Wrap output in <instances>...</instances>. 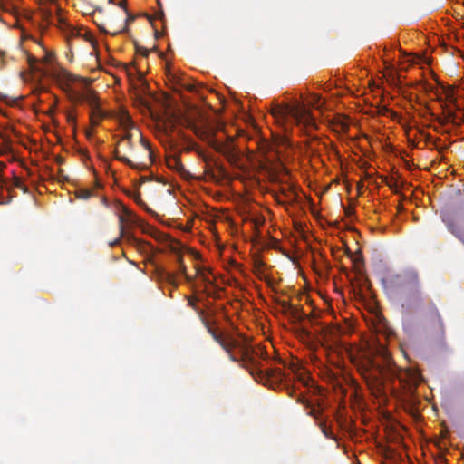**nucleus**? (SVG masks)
<instances>
[{
    "label": "nucleus",
    "mask_w": 464,
    "mask_h": 464,
    "mask_svg": "<svg viewBox=\"0 0 464 464\" xmlns=\"http://www.w3.org/2000/svg\"><path fill=\"white\" fill-rule=\"evenodd\" d=\"M448 230L453 234L459 241L464 244V230L459 226L451 218L447 217L442 218Z\"/></svg>",
    "instance_id": "9"
},
{
    "label": "nucleus",
    "mask_w": 464,
    "mask_h": 464,
    "mask_svg": "<svg viewBox=\"0 0 464 464\" xmlns=\"http://www.w3.org/2000/svg\"><path fill=\"white\" fill-rule=\"evenodd\" d=\"M346 252H347V255L353 259V262L354 263V265L362 264V256L361 253H359L356 256H354V255L349 249H347Z\"/></svg>",
    "instance_id": "21"
},
{
    "label": "nucleus",
    "mask_w": 464,
    "mask_h": 464,
    "mask_svg": "<svg viewBox=\"0 0 464 464\" xmlns=\"http://www.w3.org/2000/svg\"><path fill=\"white\" fill-rule=\"evenodd\" d=\"M136 52L145 57L148 56L150 53V51L148 49H146L145 47L140 46L138 44H136Z\"/></svg>",
    "instance_id": "26"
},
{
    "label": "nucleus",
    "mask_w": 464,
    "mask_h": 464,
    "mask_svg": "<svg viewBox=\"0 0 464 464\" xmlns=\"http://www.w3.org/2000/svg\"><path fill=\"white\" fill-rule=\"evenodd\" d=\"M19 183H20V181L17 180V182L15 183V186L18 187V188H22V186Z\"/></svg>",
    "instance_id": "41"
},
{
    "label": "nucleus",
    "mask_w": 464,
    "mask_h": 464,
    "mask_svg": "<svg viewBox=\"0 0 464 464\" xmlns=\"http://www.w3.org/2000/svg\"><path fill=\"white\" fill-rule=\"evenodd\" d=\"M194 131L201 139L208 140L212 148H214L218 152L222 153L227 157L234 156L235 149L231 139L224 143L214 138L212 130H204L195 127Z\"/></svg>",
    "instance_id": "6"
},
{
    "label": "nucleus",
    "mask_w": 464,
    "mask_h": 464,
    "mask_svg": "<svg viewBox=\"0 0 464 464\" xmlns=\"http://www.w3.org/2000/svg\"><path fill=\"white\" fill-rule=\"evenodd\" d=\"M138 99H139L140 103L142 106H144V107H146V108H149V106H150V102H149L148 99H146V98H144V97H141L140 95H139V98H138Z\"/></svg>",
    "instance_id": "29"
},
{
    "label": "nucleus",
    "mask_w": 464,
    "mask_h": 464,
    "mask_svg": "<svg viewBox=\"0 0 464 464\" xmlns=\"http://www.w3.org/2000/svg\"><path fill=\"white\" fill-rule=\"evenodd\" d=\"M277 111L280 113L288 114L295 121V124L305 133H307L311 129L317 128L314 117L304 103L278 108Z\"/></svg>",
    "instance_id": "5"
},
{
    "label": "nucleus",
    "mask_w": 464,
    "mask_h": 464,
    "mask_svg": "<svg viewBox=\"0 0 464 464\" xmlns=\"http://www.w3.org/2000/svg\"><path fill=\"white\" fill-rule=\"evenodd\" d=\"M114 154H115V158H116L118 160H120V161H121V162H123V163H125V164L129 165V166H130V167H131V168H133V167H134V165H133L132 161H131L129 158L124 157V156H119V155H118V150H117L114 151Z\"/></svg>",
    "instance_id": "22"
},
{
    "label": "nucleus",
    "mask_w": 464,
    "mask_h": 464,
    "mask_svg": "<svg viewBox=\"0 0 464 464\" xmlns=\"http://www.w3.org/2000/svg\"><path fill=\"white\" fill-rule=\"evenodd\" d=\"M319 101H320V97L317 95H314L313 97V105L315 106L316 108H320Z\"/></svg>",
    "instance_id": "34"
},
{
    "label": "nucleus",
    "mask_w": 464,
    "mask_h": 464,
    "mask_svg": "<svg viewBox=\"0 0 464 464\" xmlns=\"http://www.w3.org/2000/svg\"><path fill=\"white\" fill-rule=\"evenodd\" d=\"M382 113L384 115L386 113H390L392 117H395L396 116V113L392 111H390L387 107H383L382 108Z\"/></svg>",
    "instance_id": "32"
},
{
    "label": "nucleus",
    "mask_w": 464,
    "mask_h": 464,
    "mask_svg": "<svg viewBox=\"0 0 464 464\" xmlns=\"http://www.w3.org/2000/svg\"><path fill=\"white\" fill-rule=\"evenodd\" d=\"M132 130L133 129H128V130H124V134L121 138V140H127V145L130 149H132V147H133V143L131 141V139L133 136V133L131 132Z\"/></svg>",
    "instance_id": "20"
},
{
    "label": "nucleus",
    "mask_w": 464,
    "mask_h": 464,
    "mask_svg": "<svg viewBox=\"0 0 464 464\" xmlns=\"http://www.w3.org/2000/svg\"><path fill=\"white\" fill-rule=\"evenodd\" d=\"M110 3H113V0H109Z\"/></svg>",
    "instance_id": "46"
},
{
    "label": "nucleus",
    "mask_w": 464,
    "mask_h": 464,
    "mask_svg": "<svg viewBox=\"0 0 464 464\" xmlns=\"http://www.w3.org/2000/svg\"><path fill=\"white\" fill-rule=\"evenodd\" d=\"M319 427L322 430V432L324 433V435L327 438V439H331V440H337L335 435L333 433V431L327 428L325 422H323L321 421L319 423Z\"/></svg>",
    "instance_id": "18"
},
{
    "label": "nucleus",
    "mask_w": 464,
    "mask_h": 464,
    "mask_svg": "<svg viewBox=\"0 0 464 464\" xmlns=\"http://www.w3.org/2000/svg\"><path fill=\"white\" fill-rule=\"evenodd\" d=\"M433 130H434L435 131L439 132V131H440V127L434 126V127H433Z\"/></svg>",
    "instance_id": "40"
},
{
    "label": "nucleus",
    "mask_w": 464,
    "mask_h": 464,
    "mask_svg": "<svg viewBox=\"0 0 464 464\" xmlns=\"http://www.w3.org/2000/svg\"><path fill=\"white\" fill-rule=\"evenodd\" d=\"M120 7L123 8L126 12V14H128V18L126 20V23H129V22H131L134 20V17L133 16H130V14H129L128 10H127V7H126V0H121L120 3L117 4Z\"/></svg>",
    "instance_id": "23"
},
{
    "label": "nucleus",
    "mask_w": 464,
    "mask_h": 464,
    "mask_svg": "<svg viewBox=\"0 0 464 464\" xmlns=\"http://www.w3.org/2000/svg\"><path fill=\"white\" fill-rule=\"evenodd\" d=\"M159 5L161 7V5L160 2H159ZM164 16H165L164 13H163L162 9L160 8V10L156 13V18L162 21L164 19Z\"/></svg>",
    "instance_id": "31"
},
{
    "label": "nucleus",
    "mask_w": 464,
    "mask_h": 464,
    "mask_svg": "<svg viewBox=\"0 0 464 464\" xmlns=\"http://www.w3.org/2000/svg\"><path fill=\"white\" fill-rule=\"evenodd\" d=\"M254 351H255V353H254L255 361H258V359H262L265 361L269 360L267 352L265 350L264 347H262V346L254 347Z\"/></svg>",
    "instance_id": "17"
},
{
    "label": "nucleus",
    "mask_w": 464,
    "mask_h": 464,
    "mask_svg": "<svg viewBox=\"0 0 464 464\" xmlns=\"http://www.w3.org/2000/svg\"><path fill=\"white\" fill-rule=\"evenodd\" d=\"M107 117H109V112L103 111L100 103L91 107L90 120L92 125H98L102 120Z\"/></svg>",
    "instance_id": "10"
},
{
    "label": "nucleus",
    "mask_w": 464,
    "mask_h": 464,
    "mask_svg": "<svg viewBox=\"0 0 464 464\" xmlns=\"http://www.w3.org/2000/svg\"><path fill=\"white\" fill-rule=\"evenodd\" d=\"M140 143H141V145H142L146 150H149L150 157H151V149H150V143H149L147 140H145L143 139V137H142V136H140Z\"/></svg>",
    "instance_id": "27"
},
{
    "label": "nucleus",
    "mask_w": 464,
    "mask_h": 464,
    "mask_svg": "<svg viewBox=\"0 0 464 464\" xmlns=\"http://www.w3.org/2000/svg\"><path fill=\"white\" fill-rule=\"evenodd\" d=\"M387 285L402 296V307L410 313L418 311L425 303L419 274L415 270H405L386 277Z\"/></svg>",
    "instance_id": "2"
},
{
    "label": "nucleus",
    "mask_w": 464,
    "mask_h": 464,
    "mask_svg": "<svg viewBox=\"0 0 464 464\" xmlns=\"http://www.w3.org/2000/svg\"><path fill=\"white\" fill-rule=\"evenodd\" d=\"M92 194V191L87 188H80L76 191V197L81 199H88Z\"/></svg>",
    "instance_id": "19"
},
{
    "label": "nucleus",
    "mask_w": 464,
    "mask_h": 464,
    "mask_svg": "<svg viewBox=\"0 0 464 464\" xmlns=\"http://www.w3.org/2000/svg\"><path fill=\"white\" fill-rule=\"evenodd\" d=\"M239 353L240 357H238L237 362H240L243 367L249 370L251 375L256 376V378L261 380L275 379L276 381H283L285 375L280 368L270 367L263 369L261 362L254 360V347L249 343H246L244 347H241Z\"/></svg>",
    "instance_id": "3"
},
{
    "label": "nucleus",
    "mask_w": 464,
    "mask_h": 464,
    "mask_svg": "<svg viewBox=\"0 0 464 464\" xmlns=\"http://www.w3.org/2000/svg\"><path fill=\"white\" fill-rule=\"evenodd\" d=\"M67 121L72 124H75L76 123V115L73 112H68L67 113Z\"/></svg>",
    "instance_id": "28"
},
{
    "label": "nucleus",
    "mask_w": 464,
    "mask_h": 464,
    "mask_svg": "<svg viewBox=\"0 0 464 464\" xmlns=\"http://www.w3.org/2000/svg\"><path fill=\"white\" fill-rule=\"evenodd\" d=\"M120 126L123 129V130H127L128 129H134V123L131 120V117L130 115L125 111H121L117 117H116Z\"/></svg>",
    "instance_id": "11"
},
{
    "label": "nucleus",
    "mask_w": 464,
    "mask_h": 464,
    "mask_svg": "<svg viewBox=\"0 0 464 464\" xmlns=\"http://www.w3.org/2000/svg\"><path fill=\"white\" fill-rule=\"evenodd\" d=\"M188 90H190V91H192V90H193V87H192V86H190V87H188Z\"/></svg>",
    "instance_id": "45"
},
{
    "label": "nucleus",
    "mask_w": 464,
    "mask_h": 464,
    "mask_svg": "<svg viewBox=\"0 0 464 464\" xmlns=\"http://www.w3.org/2000/svg\"><path fill=\"white\" fill-rule=\"evenodd\" d=\"M159 276L162 279V280H165L166 282H168L169 284H170L171 285L177 287L178 286V282L176 280V277L173 274L169 273V272H167L165 270H162V268H160L159 270Z\"/></svg>",
    "instance_id": "14"
},
{
    "label": "nucleus",
    "mask_w": 464,
    "mask_h": 464,
    "mask_svg": "<svg viewBox=\"0 0 464 464\" xmlns=\"http://www.w3.org/2000/svg\"><path fill=\"white\" fill-rule=\"evenodd\" d=\"M82 92H79V93H76L74 98H73V101L74 102H84V99L82 98Z\"/></svg>",
    "instance_id": "33"
},
{
    "label": "nucleus",
    "mask_w": 464,
    "mask_h": 464,
    "mask_svg": "<svg viewBox=\"0 0 464 464\" xmlns=\"http://www.w3.org/2000/svg\"><path fill=\"white\" fill-rule=\"evenodd\" d=\"M297 401H298L299 403L303 404V405H305V406H306V407H308V408H311V410H310V411H309V413H308L310 416H313V417H314L315 419H318V418H319V415L321 414L320 411H319V410H317V409H315L314 407H312V406H311L310 401H309L307 399H305V398H304V397H303V396H300V397L298 398Z\"/></svg>",
    "instance_id": "15"
},
{
    "label": "nucleus",
    "mask_w": 464,
    "mask_h": 464,
    "mask_svg": "<svg viewBox=\"0 0 464 464\" xmlns=\"http://www.w3.org/2000/svg\"><path fill=\"white\" fill-rule=\"evenodd\" d=\"M453 92L451 90H449L447 92V99L450 102H454V99H453Z\"/></svg>",
    "instance_id": "36"
},
{
    "label": "nucleus",
    "mask_w": 464,
    "mask_h": 464,
    "mask_svg": "<svg viewBox=\"0 0 464 464\" xmlns=\"http://www.w3.org/2000/svg\"><path fill=\"white\" fill-rule=\"evenodd\" d=\"M431 139H432V137H431V135H430V134H427V135H426V141H428V142H429V141H430V140H431Z\"/></svg>",
    "instance_id": "38"
},
{
    "label": "nucleus",
    "mask_w": 464,
    "mask_h": 464,
    "mask_svg": "<svg viewBox=\"0 0 464 464\" xmlns=\"http://www.w3.org/2000/svg\"><path fill=\"white\" fill-rule=\"evenodd\" d=\"M281 306L285 314H287L289 311H294V306L286 301H283L281 303Z\"/></svg>",
    "instance_id": "24"
},
{
    "label": "nucleus",
    "mask_w": 464,
    "mask_h": 464,
    "mask_svg": "<svg viewBox=\"0 0 464 464\" xmlns=\"http://www.w3.org/2000/svg\"><path fill=\"white\" fill-rule=\"evenodd\" d=\"M350 213H351V210H347V211H346V214H347V215H350Z\"/></svg>",
    "instance_id": "44"
},
{
    "label": "nucleus",
    "mask_w": 464,
    "mask_h": 464,
    "mask_svg": "<svg viewBox=\"0 0 464 464\" xmlns=\"http://www.w3.org/2000/svg\"><path fill=\"white\" fill-rule=\"evenodd\" d=\"M99 28H100V30H101L102 32L108 33V32L105 30V28H104V27H102V26H99Z\"/></svg>",
    "instance_id": "39"
},
{
    "label": "nucleus",
    "mask_w": 464,
    "mask_h": 464,
    "mask_svg": "<svg viewBox=\"0 0 464 464\" xmlns=\"http://www.w3.org/2000/svg\"><path fill=\"white\" fill-rule=\"evenodd\" d=\"M57 161H58L59 163H62V162H63V159H58V160H57Z\"/></svg>",
    "instance_id": "43"
},
{
    "label": "nucleus",
    "mask_w": 464,
    "mask_h": 464,
    "mask_svg": "<svg viewBox=\"0 0 464 464\" xmlns=\"http://www.w3.org/2000/svg\"><path fill=\"white\" fill-rule=\"evenodd\" d=\"M362 376L368 386L379 391L384 380L397 379L401 383L415 386L420 382L421 375L412 369L398 367L388 354L366 358L359 366Z\"/></svg>",
    "instance_id": "1"
},
{
    "label": "nucleus",
    "mask_w": 464,
    "mask_h": 464,
    "mask_svg": "<svg viewBox=\"0 0 464 464\" xmlns=\"http://www.w3.org/2000/svg\"><path fill=\"white\" fill-rule=\"evenodd\" d=\"M82 98L84 99V102H86L90 107L96 106V104L100 103L97 94L92 90H86V92H82Z\"/></svg>",
    "instance_id": "13"
},
{
    "label": "nucleus",
    "mask_w": 464,
    "mask_h": 464,
    "mask_svg": "<svg viewBox=\"0 0 464 464\" xmlns=\"http://www.w3.org/2000/svg\"><path fill=\"white\" fill-rule=\"evenodd\" d=\"M188 305L191 306L194 310L197 311L199 315L202 324L206 327L208 333L212 336V338L222 347V349L228 355L230 361L234 362H238V357H237L233 353L234 349L241 350V347H244L247 343L246 338L242 341L237 340L231 335L224 336L222 334L218 333L210 324V323L203 316V310L198 309L195 304V302L192 298L188 299Z\"/></svg>",
    "instance_id": "4"
},
{
    "label": "nucleus",
    "mask_w": 464,
    "mask_h": 464,
    "mask_svg": "<svg viewBox=\"0 0 464 464\" xmlns=\"http://www.w3.org/2000/svg\"><path fill=\"white\" fill-rule=\"evenodd\" d=\"M125 218L122 216H119V230H120V237L115 239L110 245L111 246H114L120 243L121 238H125L127 242L131 245L139 246L140 241L133 236V234L126 232L124 226Z\"/></svg>",
    "instance_id": "8"
},
{
    "label": "nucleus",
    "mask_w": 464,
    "mask_h": 464,
    "mask_svg": "<svg viewBox=\"0 0 464 464\" xmlns=\"http://www.w3.org/2000/svg\"><path fill=\"white\" fill-rule=\"evenodd\" d=\"M287 314H290L293 318H295L296 320H301V318H302V315H301L299 310L297 308H295V306H294V311H289Z\"/></svg>",
    "instance_id": "25"
},
{
    "label": "nucleus",
    "mask_w": 464,
    "mask_h": 464,
    "mask_svg": "<svg viewBox=\"0 0 464 464\" xmlns=\"http://www.w3.org/2000/svg\"><path fill=\"white\" fill-rule=\"evenodd\" d=\"M168 165L169 168L175 169L179 173L183 174L186 172L184 166L182 165L180 160L178 157H173L168 160Z\"/></svg>",
    "instance_id": "16"
},
{
    "label": "nucleus",
    "mask_w": 464,
    "mask_h": 464,
    "mask_svg": "<svg viewBox=\"0 0 464 464\" xmlns=\"http://www.w3.org/2000/svg\"><path fill=\"white\" fill-rule=\"evenodd\" d=\"M424 319L432 325L438 334H442L444 333L442 318L438 308L431 301L429 302V305L424 312Z\"/></svg>",
    "instance_id": "7"
},
{
    "label": "nucleus",
    "mask_w": 464,
    "mask_h": 464,
    "mask_svg": "<svg viewBox=\"0 0 464 464\" xmlns=\"http://www.w3.org/2000/svg\"><path fill=\"white\" fill-rule=\"evenodd\" d=\"M51 16V12L46 13V18H49Z\"/></svg>",
    "instance_id": "42"
},
{
    "label": "nucleus",
    "mask_w": 464,
    "mask_h": 464,
    "mask_svg": "<svg viewBox=\"0 0 464 464\" xmlns=\"http://www.w3.org/2000/svg\"><path fill=\"white\" fill-rule=\"evenodd\" d=\"M36 62H37V60L34 57H33V56L28 57V63L32 68H34Z\"/></svg>",
    "instance_id": "35"
},
{
    "label": "nucleus",
    "mask_w": 464,
    "mask_h": 464,
    "mask_svg": "<svg viewBox=\"0 0 464 464\" xmlns=\"http://www.w3.org/2000/svg\"><path fill=\"white\" fill-rule=\"evenodd\" d=\"M456 118V114L452 109L449 106L444 107V116L443 117H436V121L440 126H444L449 122H454Z\"/></svg>",
    "instance_id": "12"
},
{
    "label": "nucleus",
    "mask_w": 464,
    "mask_h": 464,
    "mask_svg": "<svg viewBox=\"0 0 464 464\" xmlns=\"http://www.w3.org/2000/svg\"><path fill=\"white\" fill-rule=\"evenodd\" d=\"M288 392H289L290 396H294L295 389L293 387L292 388H288Z\"/></svg>",
    "instance_id": "37"
},
{
    "label": "nucleus",
    "mask_w": 464,
    "mask_h": 464,
    "mask_svg": "<svg viewBox=\"0 0 464 464\" xmlns=\"http://www.w3.org/2000/svg\"><path fill=\"white\" fill-rule=\"evenodd\" d=\"M179 272L186 275V266L183 264L182 258L179 257Z\"/></svg>",
    "instance_id": "30"
}]
</instances>
